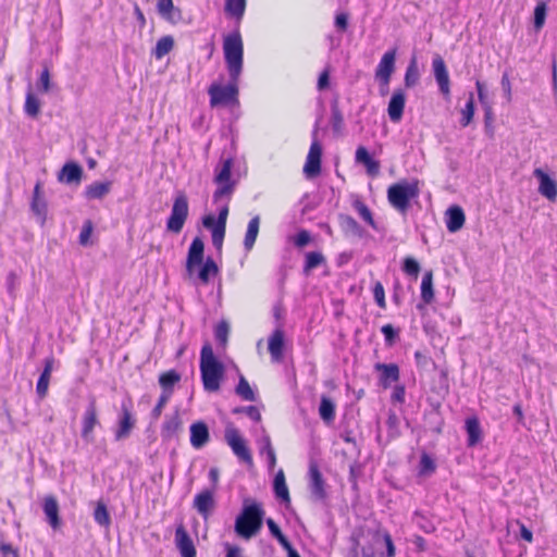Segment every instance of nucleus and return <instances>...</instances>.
Returning <instances> with one entry per match:
<instances>
[{
	"instance_id": "f03ea898",
	"label": "nucleus",
	"mask_w": 557,
	"mask_h": 557,
	"mask_svg": "<svg viewBox=\"0 0 557 557\" xmlns=\"http://www.w3.org/2000/svg\"><path fill=\"white\" fill-rule=\"evenodd\" d=\"M200 372L206 391L216 392L220 389V383L224 374V367L214 356L210 344H206L201 349Z\"/></svg>"
},
{
	"instance_id": "0e129e2a",
	"label": "nucleus",
	"mask_w": 557,
	"mask_h": 557,
	"mask_svg": "<svg viewBox=\"0 0 557 557\" xmlns=\"http://www.w3.org/2000/svg\"><path fill=\"white\" fill-rule=\"evenodd\" d=\"M420 465H421L422 473H430V472H433L435 469L434 461L428 455H423L421 457Z\"/></svg>"
},
{
	"instance_id": "c85d7f7f",
	"label": "nucleus",
	"mask_w": 557,
	"mask_h": 557,
	"mask_svg": "<svg viewBox=\"0 0 557 557\" xmlns=\"http://www.w3.org/2000/svg\"><path fill=\"white\" fill-rule=\"evenodd\" d=\"M320 418L325 423H331L335 418V403L327 396L322 395L319 406Z\"/></svg>"
},
{
	"instance_id": "9d476101",
	"label": "nucleus",
	"mask_w": 557,
	"mask_h": 557,
	"mask_svg": "<svg viewBox=\"0 0 557 557\" xmlns=\"http://www.w3.org/2000/svg\"><path fill=\"white\" fill-rule=\"evenodd\" d=\"M30 210L37 218L39 223L44 225L47 221L48 215V201L46 199L45 193L42 190V185L40 182H37L34 187L33 197L30 201Z\"/></svg>"
},
{
	"instance_id": "052dcab7",
	"label": "nucleus",
	"mask_w": 557,
	"mask_h": 557,
	"mask_svg": "<svg viewBox=\"0 0 557 557\" xmlns=\"http://www.w3.org/2000/svg\"><path fill=\"white\" fill-rule=\"evenodd\" d=\"M500 84H502L504 96H505L507 102H510L512 99V89H511V83H510V79H509V76L507 73L503 74Z\"/></svg>"
},
{
	"instance_id": "aec40b11",
	"label": "nucleus",
	"mask_w": 557,
	"mask_h": 557,
	"mask_svg": "<svg viewBox=\"0 0 557 557\" xmlns=\"http://www.w3.org/2000/svg\"><path fill=\"white\" fill-rule=\"evenodd\" d=\"M98 423V417H97V408L95 401H91L86 409V412L84 414L83 419V430H82V436L90 442L92 440V431L95 425Z\"/></svg>"
},
{
	"instance_id": "58836bf2",
	"label": "nucleus",
	"mask_w": 557,
	"mask_h": 557,
	"mask_svg": "<svg viewBox=\"0 0 557 557\" xmlns=\"http://www.w3.org/2000/svg\"><path fill=\"white\" fill-rule=\"evenodd\" d=\"M174 47V39L171 36H164L160 38L154 48V57L157 59L163 58L168 54Z\"/></svg>"
},
{
	"instance_id": "5fc2aeb1",
	"label": "nucleus",
	"mask_w": 557,
	"mask_h": 557,
	"mask_svg": "<svg viewBox=\"0 0 557 557\" xmlns=\"http://www.w3.org/2000/svg\"><path fill=\"white\" fill-rule=\"evenodd\" d=\"M375 537H382L385 542L386 549H387V557H394L395 556V546L393 544L392 537L388 534V532L384 531H377L375 533Z\"/></svg>"
},
{
	"instance_id": "20e7f679",
	"label": "nucleus",
	"mask_w": 557,
	"mask_h": 557,
	"mask_svg": "<svg viewBox=\"0 0 557 557\" xmlns=\"http://www.w3.org/2000/svg\"><path fill=\"white\" fill-rule=\"evenodd\" d=\"M419 195V183L401 181L393 184L387 189V199L391 206L400 213H406L410 200Z\"/></svg>"
},
{
	"instance_id": "bf43d9fd",
	"label": "nucleus",
	"mask_w": 557,
	"mask_h": 557,
	"mask_svg": "<svg viewBox=\"0 0 557 557\" xmlns=\"http://www.w3.org/2000/svg\"><path fill=\"white\" fill-rule=\"evenodd\" d=\"M219 185L220 187L215 190L213 195L215 201H218L220 198L224 196H230L233 191V183L231 182Z\"/></svg>"
},
{
	"instance_id": "603ef678",
	"label": "nucleus",
	"mask_w": 557,
	"mask_h": 557,
	"mask_svg": "<svg viewBox=\"0 0 557 557\" xmlns=\"http://www.w3.org/2000/svg\"><path fill=\"white\" fill-rule=\"evenodd\" d=\"M403 270L408 274V275H413V276H418L419 272H420V264L419 262L413 259L412 257H407L405 260H404V267H403Z\"/></svg>"
},
{
	"instance_id": "2f4dec72",
	"label": "nucleus",
	"mask_w": 557,
	"mask_h": 557,
	"mask_svg": "<svg viewBox=\"0 0 557 557\" xmlns=\"http://www.w3.org/2000/svg\"><path fill=\"white\" fill-rule=\"evenodd\" d=\"M110 182H95L86 189V197L88 199H101L110 193Z\"/></svg>"
},
{
	"instance_id": "338daca9",
	"label": "nucleus",
	"mask_w": 557,
	"mask_h": 557,
	"mask_svg": "<svg viewBox=\"0 0 557 557\" xmlns=\"http://www.w3.org/2000/svg\"><path fill=\"white\" fill-rule=\"evenodd\" d=\"M475 86H476L478 97H479L481 104L484 106L486 103H490L487 100V92H486L485 84L480 81H476Z\"/></svg>"
},
{
	"instance_id": "1a4fd4ad",
	"label": "nucleus",
	"mask_w": 557,
	"mask_h": 557,
	"mask_svg": "<svg viewBox=\"0 0 557 557\" xmlns=\"http://www.w3.org/2000/svg\"><path fill=\"white\" fill-rule=\"evenodd\" d=\"M395 62L396 49H391L382 55L379 65L375 70V78L385 88H387L391 77L395 71Z\"/></svg>"
},
{
	"instance_id": "e433bc0d",
	"label": "nucleus",
	"mask_w": 557,
	"mask_h": 557,
	"mask_svg": "<svg viewBox=\"0 0 557 557\" xmlns=\"http://www.w3.org/2000/svg\"><path fill=\"white\" fill-rule=\"evenodd\" d=\"M339 225L342 230L348 235L359 236L361 234L359 224L350 215L341 214Z\"/></svg>"
},
{
	"instance_id": "c756f323",
	"label": "nucleus",
	"mask_w": 557,
	"mask_h": 557,
	"mask_svg": "<svg viewBox=\"0 0 557 557\" xmlns=\"http://www.w3.org/2000/svg\"><path fill=\"white\" fill-rule=\"evenodd\" d=\"M259 226H260V218L258 215H256L255 218H252L249 221L247 232L245 235L244 246L247 250L252 249V247L256 243V239L258 237V234H259Z\"/></svg>"
},
{
	"instance_id": "8fccbe9b",
	"label": "nucleus",
	"mask_w": 557,
	"mask_h": 557,
	"mask_svg": "<svg viewBox=\"0 0 557 557\" xmlns=\"http://www.w3.org/2000/svg\"><path fill=\"white\" fill-rule=\"evenodd\" d=\"M354 208L360 214V216L368 222L372 227H375L374 220L372 218V213L370 209L360 200H356L354 202Z\"/></svg>"
},
{
	"instance_id": "3c124183",
	"label": "nucleus",
	"mask_w": 557,
	"mask_h": 557,
	"mask_svg": "<svg viewBox=\"0 0 557 557\" xmlns=\"http://www.w3.org/2000/svg\"><path fill=\"white\" fill-rule=\"evenodd\" d=\"M231 172H232V162L231 160H226L219 173L215 176V182L218 184L228 183L231 182Z\"/></svg>"
},
{
	"instance_id": "c03bdc74",
	"label": "nucleus",
	"mask_w": 557,
	"mask_h": 557,
	"mask_svg": "<svg viewBox=\"0 0 557 557\" xmlns=\"http://www.w3.org/2000/svg\"><path fill=\"white\" fill-rule=\"evenodd\" d=\"M236 393L245 400H255L253 391L251 389L249 383L243 375L239 377V382L236 387Z\"/></svg>"
},
{
	"instance_id": "09e8293b",
	"label": "nucleus",
	"mask_w": 557,
	"mask_h": 557,
	"mask_svg": "<svg viewBox=\"0 0 557 557\" xmlns=\"http://www.w3.org/2000/svg\"><path fill=\"white\" fill-rule=\"evenodd\" d=\"M546 3L539 2L534 10V27L536 29H541L545 23L546 18Z\"/></svg>"
},
{
	"instance_id": "6e6552de",
	"label": "nucleus",
	"mask_w": 557,
	"mask_h": 557,
	"mask_svg": "<svg viewBox=\"0 0 557 557\" xmlns=\"http://www.w3.org/2000/svg\"><path fill=\"white\" fill-rule=\"evenodd\" d=\"M224 438L233 453L244 462L251 465L252 457L239 431L232 424L225 429Z\"/></svg>"
},
{
	"instance_id": "423d86ee",
	"label": "nucleus",
	"mask_w": 557,
	"mask_h": 557,
	"mask_svg": "<svg viewBox=\"0 0 557 557\" xmlns=\"http://www.w3.org/2000/svg\"><path fill=\"white\" fill-rule=\"evenodd\" d=\"M188 216V199L184 193H178L174 199L166 228L172 233H180Z\"/></svg>"
},
{
	"instance_id": "6ab92c4d",
	"label": "nucleus",
	"mask_w": 557,
	"mask_h": 557,
	"mask_svg": "<svg viewBox=\"0 0 557 557\" xmlns=\"http://www.w3.org/2000/svg\"><path fill=\"white\" fill-rule=\"evenodd\" d=\"M309 475L312 497L315 500H322L325 497L324 480L317 465H310Z\"/></svg>"
},
{
	"instance_id": "2eb2a0df",
	"label": "nucleus",
	"mask_w": 557,
	"mask_h": 557,
	"mask_svg": "<svg viewBox=\"0 0 557 557\" xmlns=\"http://www.w3.org/2000/svg\"><path fill=\"white\" fill-rule=\"evenodd\" d=\"M175 544L182 557H196L195 545L183 525L176 528Z\"/></svg>"
},
{
	"instance_id": "4468645a",
	"label": "nucleus",
	"mask_w": 557,
	"mask_h": 557,
	"mask_svg": "<svg viewBox=\"0 0 557 557\" xmlns=\"http://www.w3.org/2000/svg\"><path fill=\"white\" fill-rule=\"evenodd\" d=\"M285 345V333L282 329H276L268 339V350L273 362L283 360V349Z\"/></svg>"
},
{
	"instance_id": "a211bd4d",
	"label": "nucleus",
	"mask_w": 557,
	"mask_h": 557,
	"mask_svg": "<svg viewBox=\"0 0 557 557\" xmlns=\"http://www.w3.org/2000/svg\"><path fill=\"white\" fill-rule=\"evenodd\" d=\"M406 96L401 89L394 91L387 108L388 116L393 122H399L405 109Z\"/></svg>"
},
{
	"instance_id": "13d9d810",
	"label": "nucleus",
	"mask_w": 557,
	"mask_h": 557,
	"mask_svg": "<svg viewBox=\"0 0 557 557\" xmlns=\"http://www.w3.org/2000/svg\"><path fill=\"white\" fill-rule=\"evenodd\" d=\"M230 333V326L226 322H221L215 330V337L218 341H220L222 344H226L227 336Z\"/></svg>"
},
{
	"instance_id": "680f3d73",
	"label": "nucleus",
	"mask_w": 557,
	"mask_h": 557,
	"mask_svg": "<svg viewBox=\"0 0 557 557\" xmlns=\"http://www.w3.org/2000/svg\"><path fill=\"white\" fill-rule=\"evenodd\" d=\"M92 233V225H91V222L90 221H87L83 228H82V232L79 234V243L81 245L85 246L88 244V240H89V237Z\"/></svg>"
},
{
	"instance_id": "e2e57ef3",
	"label": "nucleus",
	"mask_w": 557,
	"mask_h": 557,
	"mask_svg": "<svg viewBox=\"0 0 557 557\" xmlns=\"http://www.w3.org/2000/svg\"><path fill=\"white\" fill-rule=\"evenodd\" d=\"M310 240H311V236H310L309 232L302 230L297 234V236L294 239V243L297 247L301 248V247H305L306 245H308Z\"/></svg>"
},
{
	"instance_id": "4be33fe9",
	"label": "nucleus",
	"mask_w": 557,
	"mask_h": 557,
	"mask_svg": "<svg viewBox=\"0 0 557 557\" xmlns=\"http://www.w3.org/2000/svg\"><path fill=\"white\" fill-rule=\"evenodd\" d=\"M44 511L51 528L58 530L61 527V519L59 517V504L53 496L45 498Z\"/></svg>"
},
{
	"instance_id": "f8f14e48",
	"label": "nucleus",
	"mask_w": 557,
	"mask_h": 557,
	"mask_svg": "<svg viewBox=\"0 0 557 557\" xmlns=\"http://www.w3.org/2000/svg\"><path fill=\"white\" fill-rule=\"evenodd\" d=\"M435 81L443 95L448 96L450 92V81L446 64L442 57L436 55L432 62Z\"/></svg>"
},
{
	"instance_id": "4c0bfd02",
	"label": "nucleus",
	"mask_w": 557,
	"mask_h": 557,
	"mask_svg": "<svg viewBox=\"0 0 557 557\" xmlns=\"http://www.w3.org/2000/svg\"><path fill=\"white\" fill-rule=\"evenodd\" d=\"M420 74L418 70V63L416 57H413L410 60V63L407 67L406 74H405V86L408 88H411L416 86L419 82Z\"/></svg>"
},
{
	"instance_id": "c9c22d12",
	"label": "nucleus",
	"mask_w": 557,
	"mask_h": 557,
	"mask_svg": "<svg viewBox=\"0 0 557 557\" xmlns=\"http://www.w3.org/2000/svg\"><path fill=\"white\" fill-rule=\"evenodd\" d=\"M133 425H134V422L132 420V414H131L129 410L126 409L125 407H123V414H122V419L120 421V428L115 434L116 440H122V438L126 437L129 434Z\"/></svg>"
},
{
	"instance_id": "a18cd8bd",
	"label": "nucleus",
	"mask_w": 557,
	"mask_h": 557,
	"mask_svg": "<svg viewBox=\"0 0 557 557\" xmlns=\"http://www.w3.org/2000/svg\"><path fill=\"white\" fill-rule=\"evenodd\" d=\"M267 524L269 527V530L271 532V534L277 539V541L280 542V544L284 547V548H289V546L292 545L289 543V541L286 539V536L282 533L280 527L272 520V519H268L267 521Z\"/></svg>"
},
{
	"instance_id": "393cba45",
	"label": "nucleus",
	"mask_w": 557,
	"mask_h": 557,
	"mask_svg": "<svg viewBox=\"0 0 557 557\" xmlns=\"http://www.w3.org/2000/svg\"><path fill=\"white\" fill-rule=\"evenodd\" d=\"M83 176L82 168L76 163H66L59 173V181L67 184H78Z\"/></svg>"
},
{
	"instance_id": "774afa93",
	"label": "nucleus",
	"mask_w": 557,
	"mask_h": 557,
	"mask_svg": "<svg viewBox=\"0 0 557 557\" xmlns=\"http://www.w3.org/2000/svg\"><path fill=\"white\" fill-rule=\"evenodd\" d=\"M382 333L384 334L386 342L388 344H392L396 336V332H395L393 325L386 324V325L382 326Z\"/></svg>"
},
{
	"instance_id": "7ed1b4c3",
	"label": "nucleus",
	"mask_w": 557,
	"mask_h": 557,
	"mask_svg": "<svg viewBox=\"0 0 557 557\" xmlns=\"http://www.w3.org/2000/svg\"><path fill=\"white\" fill-rule=\"evenodd\" d=\"M263 511L258 504L246 505L236 518L235 531L245 539L255 536L262 527Z\"/></svg>"
},
{
	"instance_id": "37998d69",
	"label": "nucleus",
	"mask_w": 557,
	"mask_h": 557,
	"mask_svg": "<svg viewBox=\"0 0 557 557\" xmlns=\"http://www.w3.org/2000/svg\"><path fill=\"white\" fill-rule=\"evenodd\" d=\"M461 115H462L461 125L462 126H468L472 122L473 115H474V97H473V94H470L469 99H468V101L466 103V107L461 110Z\"/></svg>"
},
{
	"instance_id": "dca6fc26",
	"label": "nucleus",
	"mask_w": 557,
	"mask_h": 557,
	"mask_svg": "<svg viewBox=\"0 0 557 557\" xmlns=\"http://www.w3.org/2000/svg\"><path fill=\"white\" fill-rule=\"evenodd\" d=\"M214 506L213 491L205 490L196 495L194 507L205 519L209 517Z\"/></svg>"
},
{
	"instance_id": "72a5a7b5",
	"label": "nucleus",
	"mask_w": 557,
	"mask_h": 557,
	"mask_svg": "<svg viewBox=\"0 0 557 557\" xmlns=\"http://www.w3.org/2000/svg\"><path fill=\"white\" fill-rule=\"evenodd\" d=\"M181 375L175 370H170L164 373H162L159 376V383L163 389L162 393L170 392V395H172L174 385L180 382Z\"/></svg>"
},
{
	"instance_id": "bb28decb",
	"label": "nucleus",
	"mask_w": 557,
	"mask_h": 557,
	"mask_svg": "<svg viewBox=\"0 0 557 557\" xmlns=\"http://www.w3.org/2000/svg\"><path fill=\"white\" fill-rule=\"evenodd\" d=\"M466 431L469 446H474L481 441L482 430L476 417H471L466 420Z\"/></svg>"
},
{
	"instance_id": "ddd939ff",
	"label": "nucleus",
	"mask_w": 557,
	"mask_h": 557,
	"mask_svg": "<svg viewBox=\"0 0 557 557\" xmlns=\"http://www.w3.org/2000/svg\"><path fill=\"white\" fill-rule=\"evenodd\" d=\"M322 149L318 141H313L310 146L307 160L304 166V173L308 177L317 176L321 171Z\"/></svg>"
},
{
	"instance_id": "cd10ccee",
	"label": "nucleus",
	"mask_w": 557,
	"mask_h": 557,
	"mask_svg": "<svg viewBox=\"0 0 557 557\" xmlns=\"http://www.w3.org/2000/svg\"><path fill=\"white\" fill-rule=\"evenodd\" d=\"M53 370V359L49 358L45 361V369L37 383V393L40 397H45L48 391L50 375Z\"/></svg>"
},
{
	"instance_id": "864d4df0",
	"label": "nucleus",
	"mask_w": 557,
	"mask_h": 557,
	"mask_svg": "<svg viewBox=\"0 0 557 557\" xmlns=\"http://www.w3.org/2000/svg\"><path fill=\"white\" fill-rule=\"evenodd\" d=\"M37 87L41 92H48L51 88L50 72L47 66L40 74Z\"/></svg>"
},
{
	"instance_id": "f3484780",
	"label": "nucleus",
	"mask_w": 557,
	"mask_h": 557,
	"mask_svg": "<svg viewBox=\"0 0 557 557\" xmlns=\"http://www.w3.org/2000/svg\"><path fill=\"white\" fill-rule=\"evenodd\" d=\"M209 440V429L205 422L199 421L190 425V444L194 448H202Z\"/></svg>"
},
{
	"instance_id": "f704fd0d",
	"label": "nucleus",
	"mask_w": 557,
	"mask_h": 557,
	"mask_svg": "<svg viewBox=\"0 0 557 557\" xmlns=\"http://www.w3.org/2000/svg\"><path fill=\"white\" fill-rule=\"evenodd\" d=\"M274 492L276 497L282 498L285 502L290 500L283 470H280L274 478Z\"/></svg>"
},
{
	"instance_id": "ea45409f",
	"label": "nucleus",
	"mask_w": 557,
	"mask_h": 557,
	"mask_svg": "<svg viewBox=\"0 0 557 557\" xmlns=\"http://www.w3.org/2000/svg\"><path fill=\"white\" fill-rule=\"evenodd\" d=\"M40 100L33 92H28L25 100V112L29 116L36 117L40 112Z\"/></svg>"
},
{
	"instance_id": "69168bd1",
	"label": "nucleus",
	"mask_w": 557,
	"mask_h": 557,
	"mask_svg": "<svg viewBox=\"0 0 557 557\" xmlns=\"http://www.w3.org/2000/svg\"><path fill=\"white\" fill-rule=\"evenodd\" d=\"M333 128L335 132H341L343 126V115L337 108H333L332 111Z\"/></svg>"
},
{
	"instance_id": "0eeeda50",
	"label": "nucleus",
	"mask_w": 557,
	"mask_h": 557,
	"mask_svg": "<svg viewBox=\"0 0 557 557\" xmlns=\"http://www.w3.org/2000/svg\"><path fill=\"white\" fill-rule=\"evenodd\" d=\"M210 95L211 107H218L228 103H238V88L237 81H232L228 86H221L219 84H212L208 90Z\"/></svg>"
},
{
	"instance_id": "6e6d98bb",
	"label": "nucleus",
	"mask_w": 557,
	"mask_h": 557,
	"mask_svg": "<svg viewBox=\"0 0 557 557\" xmlns=\"http://www.w3.org/2000/svg\"><path fill=\"white\" fill-rule=\"evenodd\" d=\"M373 295H374V299H375L376 304L379 305V307L385 308L386 302H385L384 287L380 282H377L374 285Z\"/></svg>"
},
{
	"instance_id": "412c9836",
	"label": "nucleus",
	"mask_w": 557,
	"mask_h": 557,
	"mask_svg": "<svg viewBox=\"0 0 557 557\" xmlns=\"http://www.w3.org/2000/svg\"><path fill=\"white\" fill-rule=\"evenodd\" d=\"M375 369L381 372L380 382L384 388L389 387L393 382L399 380V369L395 363H376Z\"/></svg>"
},
{
	"instance_id": "f257e3e1",
	"label": "nucleus",
	"mask_w": 557,
	"mask_h": 557,
	"mask_svg": "<svg viewBox=\"0 0 557 557\" xmlns=\"http://www.w3.org/2000/svg\"><path fill=\"white\" fill-rule=\"evenodd\" d=\"M205 256V244L200 237H195L189 246L186 271L188 276L191 278L197 268H200L197 277L202 284H208L210 278L218 275L219 268L212 258H207L203 261Z\"/></svg>"
},
{
	"instance_id": "a878e982",
	"label": "nucleus",
	"mask_w": 557,
	"mask_h": 557,
	"mask_svg": "<svg viewBox=\"0 0 557 557\" xmlns=\"http://www.w3.org/2000/svg\"><path fill=\"white\" fill-rule=\"evenodd\" d=\"M356 160L359 163H362L367 168L368 174L371 176H376L380 172V163L373 160L368 150L360 146L356 151Z\"/></svg>"
},
{
	"instance_id": "39448f33",
	"label": "nucleus",
	"mask_w": 557,
	"mask_h": 557,
	"mask_svg": "<svg viewBox=\"0 0 557 557\" xmlns=\"http://www.w3.org/2000/svg\"><path fill=\"white\" fill-rule=\"evenodd\" d=\"M224 57L232 81H237L243 67V41L238 33L228 35L223 44Z\"/></svg>"
},
{
	"instance_id": "de8ad7c7",
	"label": "nucleus",
	"mask_w": 557,
	"mask_h": 557,
	"mask_svg": "<svg viewBox=\"0 0 557 557\" xmlns=\"http://www.w3.org/2000/svg\"><path fill=\"white\" fill-rule=\"evenodd\" d=\"M158 12L160 15L169 21H172V13L175 10L173 0H158Z\"/></svg>"
},
{
	"instance_id": "9b49d317",
	"label": "nucleus",
	"mask_w": 557,
	"mask_h": 557,
	"mask_svg": "<svg viewBox=\"0 0 557 557\" xmlns=\"http://www.w3.org/2000/svg\"><path fill=\"white\" fill-rule=\"evenodd\" d=\"M533 175L539 180V193L549 201H555L557 198L556 181L540 168L533 171Z\"/></svg>"
},
{
	"instance_id": "79ce46f5",
	"label": "nucleus",
	"mask_w": 557,
	"mask_h": 557,
	"mask_svg": "<svg viewBox=\"0 0 557 557\" xmlns=\"http://www.w3.org/2000/svg\"><path fill=\"white\" fill-rule=\"evenodd\" d=\"M94 517L96 522L99 523L100 525L109 527L111 523V518L108 512L107 506L102 502H99L97 504Z\"/></svg>"
},
{
	"instance_id": "49530a36",
	"label": "nucleus",
	"mask_w": 557,
	"mask_h": 557,
	"mask_svg": "<svg viewBox=\"0 0 557 557\" xmlns=\"http://www.w3.org/2000/svg\"><path fill=\"white\" fill-rule=\"evenodd\" d=\"M324 257L321 252H308L306 257L305 272H309L312 269L319 267L324 262Z\"/></svg>"
},
{
	"instance_id": "4d7b16f0",
	"label": "nucleus",
	"mask_w": 557,
	"mask_h": 557,
	"mask_svg": "<svg viewBox=\"0 0 557 557\" xmlns=\"http://www.w3.org/2000/svg\"><path fill=\"white\" fill-rule=\"evenodd\" d=\"M170 397H171L170 392L161 394L158 404L156 405V407L152 410V416L156 419H158L161 416L162 410H163L164 406L166 405V403L169 401Z\"/></svg>"
},
{
	"instance_id": "a19ab883",
	"label": "nucleus",
	"mask_w": 557,
	"mask_h": 557,
	"mask_svg": "<svg viewBox=\"0 0 557 557\" xmlns=\"http://www.w3.org/2000/svg\"><path fill=\"white\" fill-rule=\"evenodd\" d=\"M246 8V0H226L225 11L236 17H242Z\"/></svg>"
},
{
	"instance_id": "7c9ffc66",
	"label": "nucleus",
	"mask_w": 557,
	"mask_h": 557,
	"mask_svg": "<svg viewBox=\"0 0 557 557\" xmlns=\"http://www.w3.org/2000/svg\"><path fill=\"white\" fill-rule=\"evenodd\" d=\"M421 298L425 304L434 300L433 272L426 271L421 282Z\"/></svg>"
},
{
	"instance_id": "5701e85b",
	"label": "nucleus",
	"mask_w": 557,
	"mask_h": 557,
	"mask_svg": "<svg viewBox=\"0 0 557 557\" xmlns=\"http://www.w3.org/2000/svg\"><path fill=\"white\" fill-rule=\"evenodd\" d=\"M202 224L206 228L211 230L212 232V244L216 249H221L223 245V239L225 236L226 226L215 225V218L213 215H206L202 219Z\"/></svg>"
},
{
	"instance_id": "b1692460",
	"label": "nucleus",
	"mask_w": 557,
	"mask_h": 557,
	"mask_svg": "<svg viewBox=\"0 0 557 557\" xmlns=\"http://www.w3.org/2000/svg\"><path fill=\"white\" fill-rule=\"evenodd\" d=\"M446 215H447L446 226L449 232L456 233L463 226L466 216L460 207H458V206L450 207L446 211Z\"/></svg>"
},
{
	"instance_id": "473e14b6",
	"label": "nucleus",
	"mask_w": 557,
	"mask_h": 557,
	"mask_svg": "<svg viewBox=\"0 0 557 557\" xmlns=\"http://www.w3.org/2000/svg\"><path fill=\"white\" fill-rule=\"evenodd\" d=\"M182 429V420L178 416V413H175L174 416L166 419L162 426V436L164 438H172L174 437Z\"/></svg>"
}]
</instances>
